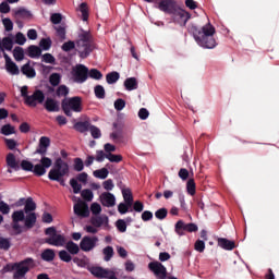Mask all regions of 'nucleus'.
<instances>
[{"label": "nucleus", "mask_w": 279, "mask_h": 279, "mask_svg": "<svg viewBox=\"0 0 279 279\" xmlns=\"http://www.w3.org/2000/svg\"><path fill=\"white\" fill-rule=\"evenodd\" d=\"M61 109L65 117H73V112H82V110H84V107L82 106V97L74 96L64 98L61 101Z\"/></svg>", "instance_id": "obj_6"}, {"label": "nucleus", "mask_w": 279, "mask_h": 279, "mask_svg": "<svg viewBox=\"0 0 279 279\" xmlns=\"http://www.w3.org/2000/svg\"><path fill=\"white\" fill-rule=\"evenodd\" d=\"M121 75L119 72H111L106 75L107 84H117Z\"/></svg>", "instance_id": "obj_35"}, {"label": "nucleus", "mask_w": 279, "mask_h": 279, "mask_svg": "<svg viewBox=\"0 0 279 279\" xmlns=\"http://www.w3.org/2000/svg\"><path fill=\"white\" fill-rule=\"evenodd\" d=\"M39 47H41L44 51H49L51 49V38H43L39 43Z\"/></svg>", "instance_id": "obj_46"}, {"label": "nucleus", "mask_w": 279, "mask_h": 279, "mask_svg": "<svg viewBox=\"0 0 279 279\" xmlns=\"http://www.w3.org/2000/svg\"><path fill=\"white\" fill-rule=\"evenodd\" d=\"M104 254V260L106 263H109V260H112V256H114V248L112 246H107L102 250Z\"/></svg>", "instance_id": "obj_34"}, {"label": "nucleus", "mask_w": 279, "mask_h": 279, "mask_svg": "<svg viewBox=\"0 0 279 279\" xmlns=\"http://www.w3.org/2000/svg\"><path fill=\"white\" fill-rule=\"evenodd\" d=\"M107 160L109 162H117V163H119V162H121L123 160V156L114 155L112 153H109V154H107Z\"/></svg>", "instance_id": "obj_49"}, {"label": "nucleus", "mask_w": 279, "mask_h": 279, "mask_svg": "<svg viewBox=\"0 0 279 279\" xmlns=\"http://www.w3.org/2000/svg\"><path fill=\"white\" fill-rule=\"evenodd\" d=\"M70 185L72 186L73 193H75V195H77V193L82 192V184H80L77 182V179H71L70 180Z\"/></svg>", "instance_id": "obj_45"}, {"label": "nucleus", "mask_w": 279, "mask_h": 279, "mask_svg": "<svg viewBox=\"0 0 279 279\" xmlns=\"http://www.w3.org/2000/svg\"><path fill=\"white\" fill-rule=\"evenodd\" d=\"M113 106L118 112H121V110H123V108H125V101L123 100V98H118L114 101Z\"/></svg>", "instance_id": "obj_58"}, {"label": "nucleus", "mask_w": 279, "mask_h": 279, "mask_svg": "<svg viewBox=\"0 0 279 279\" xmlns=\"http://www.w3.org/2000/svg\"><path fill=\"white\" fill-rule=\"evenodd\" d=\"M44 108L47 112H60V104L53 98H47Z\"/></svg>", "instance_id": "obj_19"}, {"label": "nucleus", "mask_w": 279, "mask_h": 279, "mask_svg": "<svg viewBox=\"0 0 279 279\" xmlns=\"http://www.w3.org/2000/svg\"><path fill=\"white\" fill-rule=\"evenodd\" d=\"M109 173L110 172L108 171L107 168H101L99 170L94 171V177L98 178L99 180H106V178H108Z\"/></svg>", "instance_id": "obj_37"}, {"label": "nucleus", "mask_w": 279, "mask_h": 279, "mask_svg": "<svg viewBox=\"0 0 279 279\" xmlns=\"http://www.w3.org/2000/svg\"><path fill=\"white\" fill-rule=\"evenodd\" d=\"M0 213H2V215H10V205L3 201H0Z\"/></svg>", "instance_id": "obj_61"}, {"label": "nucleus", "mask_w": 279, "mask_h": 279, "mask_svg": "<svg viewBox=\"0 0 279 279\" xmlns=\"http://www.w3.org/2000/svg\"><path fill=\"white\" fill-rule=\"evenodd\" d=\"M116 228H118L119 232H126L128 231V223H125V220L119 219L116 222Z\"/></svg>", "instance_id": "obj_53"}, {"label": "nucleus", "mask_w": 279, "mask_h": 279, "mask_svg": "<svg viewBox=\"0 0 279 279\" xmlns=\"http://www.w3.org/2000/svg\"><path fill=\"white\" fill-rule=\"evenodd\" d=\"M59 258L63 263H71V260H73V256H71V253L64 250L59 252Z\"/></svg>", "instance_id": "obj_40"}, {"label": "nucleus", "mask_w": 279, "mask_h": 279, "mask_svg": "<svg viewBox=\"0 0 279 279\" xmlns=\"http://www.w3.org/2000/svg\"><path fill=\"white\" fill-rule=\"evenodd\" d=\"M38 104H45V93L40 89H36L33 95H29L25 101L26 106L29 108H36Z\"/></svg>", "instance_id": "obj_12"}, {"label": "nucleus", "mask_w": 279, "mask_h": 279, "mask_svg": "<svg viewBox=\"0 0 279 279\" xmlns=\"http://www.w3.org/2000/svg\"><path fill=\"white\" fill-rule=\"evenodd\" d=\"M60 74L58 73H52L49 77V82L51 84V86H59L60 85Z\"/></svg>", "instance_id": "obj_51"}, {"label": "nucleus", "mask_w": 279, "mask_h": 279, "mask_svg": "<svg viewBox=\"0 0 279 279\" xmlns=\"http://www.w3.org/2000/svg\"><path fill=\"white\" fill-rule=\"evenodd\" d=\"M197 230H199L197 225L193 222L186 223L184 220H179L174 225V232L178 234V236H184L185 232H197Z\"/></svg>", "instance_id": "obj_8"}, {"label": "nucleus", "mask_w": 279, "mask_h": 279, "mask_svg": "<svg viewBox=\"0 0 279 279\" xmlns=\"http://www.w3.org/2000/svg\"><path fill=\"white\" fill-rule=\"evenodd\" d=\"M80 12L82 13V21H88V4L86 2L80 4Z\"/></svg>", "instance_id": "obj_42"}, {"label": "nucleus", "mask_w": 279, "mask_h": 279, "mask_svg": "<svg viewBox=\"0 0 279 279\" xmlns=\"http://www.w3.org/2000/svg\"><path fill=\"white\" fill-rule=\"evenodd\" d=\"M7 165L11 169H19V162L16 161V156H14V154L9 153L7 155Z\"/></svg>", "instance_id": "obj_32"}, {"label": "nucleus", "mask_w": 279, "mask_h": 279, "mask_svg": "<svg viewBox=\"0 0 279 279\" xmlns=\"http://www.w3.org/2000/svg\"><path fill=\"white\" fill-rule=\"evenodd\" d=\"M122 195H123V199H124L125 204H128V206H132V204H134V196L132 195V190L123 189Z\"/></svg>", "instance_id": "obj_28"}, {"label": "nucleus", "mask_w": 279, "mask_h": 279, "mask_svg": "<svg viewBox=\"0 0 279 279\" xmlns=\"http://www.w3.org/2000/svg\"><path fill=\"white\" fill-rule=\"evenodd\" d=\"M15 43L16 45H25V43H27V38H25V35H23V33H17L15 35Z\"/></svg>", "instance_id": "obj_63"}, {"label": "nucleus", "mask_w": 279, "mask_h": 279, "mask_svg": "<svg viewBox=\"0 0 279 279\" xmlns=\"http://www.w3.org/2000/svg\"><path fill=\"white\" fill-rule=\"evenodd\" d=\"M21 167L23 171H34V163L28 160H22Z\"/></svg>", "instance_id": "obj_59"}, {"label": "nucleus", "mask_w": 279, "mask_h": 279, "mask_svg": "<svg viewBox=\"0 0 279 279\" xmlns=\"http://www.w3.org/2000/svg\"><path fill=\"white\" fill-rule=\"evenodd\" d=\"M157 8L165 14H175V0H161L158 2Z\"/></svg>", "instance_id": "obj_13"}, {"label": "nucleus", "mask_w": 279, "mask_h": 279, "mask_svg": "<svg viewBox=\"0 0 279 279\" xmlns=\"http://www.w3.org/2000/svg\"><path fill=\"white\" fill-rule=\"evenodd\" d=\"M76 46V51L82 58V60H86L93 51H95V39L93 38V35L88 31L82 29L81 33L78 34V38L75 41H66L62 45L61 49L62 51L69 52L73 51Z\"/></svg>", "instance_id": "obj_1"}, {"label": "nucleus", "mask_w": 279, "mask_h": 279, "mask_svg": "<svg viewBox=\"0 0 279 279\" xmlns=\"http://www.w3.org/2000/svg\"><path fill=\"white\" fill-rule=\"evenodd\" d=\"M130 208H132V205H128L126 203H120L118 205V213H120V215H125L130 213Z\"/></svg>", "instance_id": "obj_50"}, {"label": "nucleus", "mask_w": 279, "mask_h": 279, "mask_svg": "<svg viewBox=\"0 0 279 279\" xmlns=\"http://www.w3.org/2000/svg\"><path fill=\"white\" fill-rule=\"evenodd\" d=\"M90 211L93 215H99L101 213V205L99 203H93L90 205Z\"/></svg>", "instance_id": "obj_64"}, {"label": "nucleus", "mask_w": 279, "mask_h": 279, "mask_svg": "<svg viewBox=\"0 0 279 279\" xmlns=\"http://www.w3.org/2000/svg\"><path fill=\"white\" fill-rule=\"evenodd\" d=\"M45 243L53 245L54 247H64L66 245V238L57 233L50 238H46Z\"/></svg>", "instance_id": "obj_14"}, {"label": "nucleus", "mask_w": 279, "mask_h": 279, "mask_svg": "<svg viewBox=\"0 0 279 279\" xmlns=\"http://www.w3.org/2000/svg\"><path fill=\"white\" fill-rule=\"evenodd\" d=\"M90 274L96 278H107L108 275L110 274V270L96 266V267H92Z\"/></svg>", "instance_id": "obj_22"}, {"label": "nucleus", "mask_w": 279, "mask_h": 279, "mask_svg": "<svg viewBox=\"0 0 279 279\" xmlns=\"http://www.w3.org/2000/svg\"><path fill=\"white\" fill-rule=\"evenodd\" d=\"M100 203L102 206H106V208H112L117 205V197L110 192H105L100 195Z\"/></svg>", "instance_id": "obj_17"}, {"label": "nucleus", "mask_w": 279, "mask_h": 279, "mask_svg": "<svg viewBox=\"0 0 279 279\" xmlns=\"http://www.w3.org/2000/svg\"><path fill=\"white\" fill-rule=\"evenodd\" d=\"M193 34L194 40L198 47H203V49H215L217 47V39L215 38V34H217V29L210 21L205 24L203 27H197L196 25H192L190 28Z\"/></svg>", "instance_id": "obj_2"}, {"label": "nucleus", "mask_w": 279, "mask_h": 279, "mask_svg": "<svg viewBox=\"0 0 279 279\" xmlns=\"http://www.w3.org/2000/svg\"><path fill=\"white\" fill-rule=\"evenodd\" d=\"M74 171H84V161L80 157L74 159Z\"/></svg>", "instance_id": "obj_56"}, {"label": "nucleus", "mask_w": 279, "mask_h": 279, "mask_svg": "<svg viewBox=\"0 0 279 279\" xmlns=\"http://www.w3.org/2000/svg\"><path fill=\"white\" fill-rule=\"evenodd\" d=\"M12 247V243H10V240L8 238H0V250H4V252H8Z\"/></svg>", "instance_id": "obj_48"}, {"label": "nucleus", "mask_w": 279, "mask_h": 279, "mask_svg": "<svg viewBox=\"0 0 279 279\" xmlns=\"http://www.w3.org/2000/svg\"><path fill=\"white\" fill-rule=\"evenodd\" d=\"M124 87L126 90H136L138 88V81L136 77H129L124 81Z\"/></svg>", "instance_id": "obj_25"}, {"label": "nucleus", "mask_w": 279, "mask_h": 279, "mask_svg": "<svg viewBox=\"0 0 279 279\" xmlns=\"http://www.w3.org/2000/svg\"><path fill=\"white\" fill-rule=\"evenodd\" d=\"M2 25H4L5 32H12V29H14V23H12V20H10V17L3 19Z\"/></svg>", "instance_id": "obj_55"}, {"label": "nucleus", "mask_w": 279, "mask_h": 279, "mask_svg": "<svg viewBox=\"0 0 279 279\" xmlns=\"http://www.w3.org/2000/svg\"><path fill=\"white\" fill-rule=\"evenodd\" d=\"M15 16H20V19H29V16H32V12L26 9H20L15 11Z\"/></svg>", "instance_id": "obj_54"}, {"label": "nucleus", "mask_w": 279, "mask_h": 279, "mask_svg": "<svg viewBox=\"0 0 279 279\" xmlns=\"http://www.w3.org/2000/svg\"><path fill=\"white\" fill-rule=\"evenodd\" d=\"M169 215V210L165 207L158 209L157 211H155V217L156 219H159L160 221H162L163 219H167V216Z\"/></svg>", "instance_id": "obj_41"}, {"label": "nucleus", "mask_w": 279, "mask_h": 279, "mask_svg": "<svg viewBox=\"0 0 279 279\" xmlns=\"http://www.w3.org/2000/svg\"><path fill=\"white\" fill-rule=\"evenodd\" d=\"M3 58L5 60V71L10 73V75H20L21 70H19V65L12 61V58H10L5 52H3Z\"/></svg>", "instance_id": "obj_16"}, {"label": "nucleus", "mask_w": 279, "mask_h": 279, "mask_svg": "<svg viewBox=\"0 0 279 279\" xmlns=\"http://www.w3.org/2000/svg\"><path fill=\"white\" fill-rule=\"evenodd\" d=\"M154 219V213L145 210L142 213V221H151Z\"/></svg>", "instance_id": "obj_62"}, {"label": "nucleus", "mask_w": 279, "mask_h": 279, "mask_svg": "<svg viewBox=\"0 0 279 279\" xmlns=\"http://www.w3.org/2000/svg\"><path fill=\"white\" fill-rule=\"evenodd\" d=\"M74 214L77 215V217H89L90 216V210L88 209V204H86V202L84 201H78L75 205H74Z\"/></svg>", "instance_id": "obj_15"}, {"label": "nucleus", "mask_w": 279, "mask_h": 279, "mask_svg": "<svg viewBox=\"0 0 279 279\" xmlns=\"http://www.w3.org/2000/svg\"><path fill=\"white\" fill-rule=\"evenodd\" d=\"M148 269L153 271L157 279H167V267L160 262H150Z\"/></svg>", "instance_id": "obj_11"}, {"label": "nucleus", "mask_w": 279, "mask_h": 279, "mask_svg": "<svg viewBox=\"0 0 279 279\" xmlns=\"http://www.w3.org/2000/svg\"><path fill=\"white\" fill-rule=\"evenodd\" d=\"M43 54V50L40 49V47L32 45L28 47V57L29 58H40V56Z\"/></svg>", "instance_id": "obj_29"}, {"label": "nucleus", "mask_w": 279, "mask_h": 279, "mask_svg": "<svg viewBox=\"0 0 279 279\" xmlns=\"http://www.w3.org/2000/svg\"><path fill=\"white\" fill-rule=\"evenodd\" d=\"M72 77L76 84H84L88 80V66L84 64H76L72 69Z\"/></svg>", "instance_id": "obj_7"}, {"label": "nucleus", "mask_w": 279, "mask_h": 279, "mask_svg": "<svg viewBox=\"0 0 279 279\" xmlns=\"http://www.w3.org/2000/svg\"><path fill=\"white\" fill-rule=\"evenodd\" d=\"M34 267H36V263L34 262V258L27 257L20 263H14L12 265L8 264L7 266H4L3 270L14 271L13 278L21 279V278H25L28 271L31 269H34Z\"/></svg>", "instance_id": "obj_4"}, {"label": "nucleus", "mask_w": 279, "mask_h": 279, "mask_svg": "<svg viewBox=\"0 0 279 279\" xmlns=\"http://www.w3.org/2000/svg\"><path fill=\"white\" fill-rule=\"evenodd\" d=\"M90 223H92V226H94V228H101L104 223H108V217L107 216L92 217Z\"/></svg>", "instance_id": "obj_24"}, {"label": "nucleus", "mask_w": 279, "mask_h": 279, "mask_svg": "<svg viewBox=\"0 0 279 279\" xmlns=\"http://www.w3.org/2000/svg\"><path fill=\"white\" fill-rule=\"evenodd\" d=\"M53 165V160L49 157H41L40 163L33 166V173L38 178L47 173V169Z\"/></svg>", "instance_id": "obj_9"}, {"label": "nucleus", "mask_w": 279, "mask_h": 279, "mask_svg": "<svg viewBox=\"0 0 279 279\" xmlns=\"http://www.w3.org/2000/svg\"><path fill=\"white\" fill-rule=\"evenodd\" d=\"M50 22L53 25H60V23H62V14L60 13H52L50 16Z\"/></svg>", "instance_id": "obj_57"}, {"label": "nucleus", "mask_w": 279, "mask_h": 279, "mask_svg": "<svg viewBox=\"0 0 279 279\" xmlns=\"http://www.w3.org/2000/svg\"><path fill=\"white\" fill-rule=\"evenodd\" d=\"M11 219V228L15 236H19V234H23V232L32 230V228L36 226L37 216L36 213H29L25 217V211L15 210L13 211Z\"/></svg>", "instance_id": "obj_3"}, {"label": "nucleus", "mask_w": 279, "mask_h": 279, "mask_svg": "<svg viewBox=\"0 0 279 279\" xmlns=\"http://www.w3.org/2000/svg\"><path fill=\"white\" fill-rule=\"evenodd\" d=\"M81 197H83L85 202H93V197H95V195L92 190L85 189L81 192Z\"/></svg>", "instance_id": "obj_44"}, {"label": "nucleus", "mask_w": 279, "mask_h": 279, "mask_svg": "<svg viewBox=\"0 0 279 279\" xmlns=\"http://www.w3.org/2000/svg\"><path fill=\"white\" fill-rule=\"evenodd\" d=\"M89 132H90L93 138H101V130H99V128L92 124L89 126Z\"/></svg>", "instance_id": "obj_52"}, {"label": "nucleus", "mask_w": 279, "mask_h": 279, "mask_svg": "<svg viewBox=\"0 0 279 279\" xmlns=\"http://www.w3.org/2000/svg\"><path fill=\"white\" fill-rule=\"evenodd\" d=\"M90 125V120L78 121L74 124V130L80 134H85V132H89Z\"/></svg>", "instance_id": "obj_21"}, {"label": "nucleus", "mask_w": 279, "mask_h": 279, "mask_svg": "<svg viewBox=\"0 0 279 279\" xmlns=\"http://www.w3.org/2000/svg\"><path fill=\"white\" fill-rule=\"evenodd\" d=\"M14 47V41L10 37H3L2 45L0 46L1 51H12Z\"/></svg>", "instance_id": "obj_27"}, {"label": "nucleus", "mask_w": 279, "mask_h": 279, "mask_svg": "<svg viewBox=\"0 0 279 279\" xmlns=\"http://www.w3.org/2000/svg\"><path fill=\"white\" fill-rule=\"evenodd\" d=\"M56 258V251L53 248H46L41 253V259L46 263H51Z\"/></svg>", "instance_id": "obj_26"}, {"label": "nucleus", "mask_w": 279, "mask_h": 279, "mask_svg": "<svg viewBox=\"0 0 279 279\" xmlns=\"http://www.w3.org/2000/svg\"><path fill=\"white\" fill-rule=\"evenodd\" d=\"M0 132L1 134H3V136H10L11 134H16L14 126H12L11 124H4L1 128Z\"/></svg>", "instance_id": "obj_36"}, {"label": "nucleus", "mask_w": 279, "mask_h": 279, "mask_svg": "<svg viewBox=\"0 0 279 279\" xmlns=\"http://www.w3.org/2000/svg\"><path fill=\"white\" fill-rule=\"evenodd\" d=\"M97 99H106V89L101 85H96L94 88Z\"/></svg>", "instance_id": "obj_38"}, {"label": "nucleus", "mask_w": 279, "mask_h": 279, "mask_svg": "<svg viewBox=\"0 0 279 279\" xmlns=\"http://www.w3.org/2000/svg\"><path fill=\"white\" fill-rule=\"evenodd\" d=\"M64 175H69V163L62 158H58L54 161V167L49 171L48 178L53 182H59L61 186H66L64 179H62Z\"/></svg>", "instance_id": "obj_5"}, {"label": "nucleus", "mask_w": 279, "mask_h": 279, "mask_svg": "<svg viewBox=\"0 0 279 279\" xmlns=\"http://www.w3.org/2000/svg\"><path fill=\"white\" fill-rule=\"evenodd\" d=\"M21 73L28 77V80H34V77H36V70L32 66L29 61L22 65Z\"/></svg>", "instance_id": "obj_20"}, {"label": "nucleus", "mask_w": 279, "mask_h": 279, "mask_svg": "<svg viewBox=\"0 0 279 279\" xmlns=\"http://www.w3.org/2000/svg\"><path fill=\"white\" fill-rule=\"evenodd\" d=\"M54 29L60 40H66V27L59 25V26H54Z\"/></svg>", "instance_id": "obj_39"}, {"label": "nucleus", "mask_w": 279, "mask_h": 279, "mask_svg": "<svg viewBox=\"0 0 279 279\" xmlns=\"http://www.w3.org/2000/svg\"><path fill=\"white\" fill-rule=\"evenodd\" d=\"M97 243H99V238L85 235L80 242V247L82 252H93Z\"/></svg>", "instance_id": "obj_10"}, {"label": "nucleus", "mask_w": 279, "mask_h": 279, "mask_svg": "<svg viewBox=\"0 0 279 279\" xmlns=\"http://www.w3.org/2000/svg\"><path fill=\"white\" fill-rule=\"evenodd\" d=\"M34 210H36L34 198L28 197L25 202L24 213L28 215L29 213H34Z\"/></svg>", "instance_id": "obj_31"}, {"label": "nucleus", "mask_w": 279, "mask_h": 279, "mask_svg": "<svg viewBox=\"0 0 279 279\" xmlns=\"http://www.w3.org/2000/svg\"><path fill=\"white\" fill-rule=\"evenodd\" d=\"M57 97H66L69 95V87L66 85H60L56 92Z\"/></svg>", "instance_id": "obj_47"}, {"label": "nucleus", "mask_w": 279, "mask_h": 279, "mask_svg": "<svg viewBox=\"0 0 279 279\" xmlns=\"http://www.w3.org/2000/svg\"><path fill=\"white\" fill-rule=\"evenodd\" d=\"M194 250H196V252H204L206 250V243L202 240H197L194 244Z\"/></svg>", "instance_id": "obj_60"}, {"label": "nucleus", "mask_w": 279, "mask_h": 279, "mask_svg": "<svg viewBox=\"0 0 279 279\" xmlns=\"http://www.w3.org/2000/svg\"><path fill=\"white\" fill-rule=\"evenodd\" d=\"M218 247L222 250H227L228 252H232L236 247V243L232 240H228L226 238H218L217 239Z\"/></svg>", "instance_id": "obj_18"}, {"label": "nucleus", "mask_w": 279, "mask_h": 279, "mask_svg": "<svg viewBox=\"0 0 279 279\" xmlns=\"http://www.w3.org/2000/svg\"><path fill=\"white\" fill-rule=\"evenodd\" d=\"M80 245L71 240L65 243V250L72 256L80 254Z\"/></svg>", "instance_id": "obj_23"}, {"label": "nucleus", "mask_w": 279, "mask_h": 279, "mask_svg": "<svg viewBox=\"0 0 279 279\" xmlns=\"http://www.w3.org/2000/svg\"><path fill=\"white\" fill-rule=\"evenodd\" d=\"M186 191H187V194L191 195L192 197H193V195H195V193H197V186L195 184V179L187 180Z\"/></svg>", "instance_id": "obj_33"}, {"label": "nucleus", "mask_w": 279, "mask_h": 279, "mask_svg": "<svg viewBox=\"0 0 279 279\" xmlns=\"http://www.w3.org/2000/svg\"><path fill=\"white\" fill-rule=\"evenodd\" d=\"M13 58L16 60V62H21L22 60L25 59V50H23L22 47L16 46L13 49Z\"/></svg>", "instance_id": "obj_30"}, {"label": "nucleus", "mask_w": 279, "mask_h": 279, "mask_svg": "<svg viewBox=\"0 0 279 279\" xmlns=\"http://www.w3.org/2000/svg\"><path fill=\"white\" fill-rule=\"evenodd\" d=\"M88 77H90L92 80H101L104 77V74L97 69H90L88 70Z\"/></svg>", "instance_id": "obj_43"}]
</instances>
